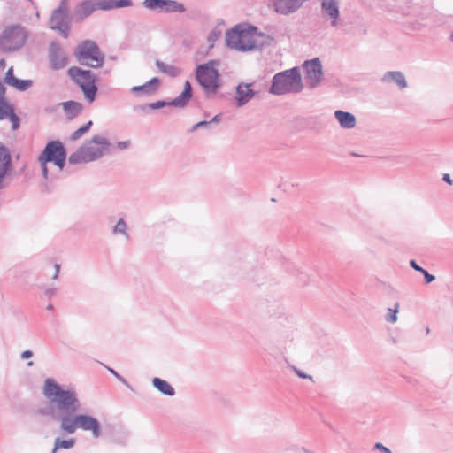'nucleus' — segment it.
<instances>
[{"instance_id":"nucleus-1","label":"nucleus","mask_w":453,"mask_h":453,"mask_svg":"<svg viewBox=\"0 0 453 453\" xmlns=\"http://www.w3.org/2000/svg\"><path fill=\"white\" fill-rule=\"evenodd\" d=\"M42 394L50 403V408L38 409L36 414L50 416L60 425V429L72 434L77 429L90 431L94 438L102 435L101 424L93 416L79 413L81 403L77 392L70 388L59 385L54 379L44 380Z\"/></svg>"},{"instance_id":"nucleus-2","label":"nucleus","mask_w":453,"mask_h":453,"mask_svg":"<svg viewBox=\"0 0 453 453\" xmlns=\"http://www.w3.org/2000/svg\"><path fill=\"white\" fill-rule=\"evenodd\" d=\"M111 143L101 135H94L89 141L73 152L68 162L71 165L86 164L100 159L109 152Z\"/></svg>"},{"instance_id":"nucleus-3","label":"nucleus","mask_w":453,"mask_h":453,"mask_svg":"<svg viewBox=\"0 0 453 453\" xmlns=\"http://www.w3.org/2000/svg\"><path fill=\"white\" fill-rule=\"evenodd\" d=\"M302 89L300 69L296 66L274 74L269 92L273 95L281 96L288 93H299Z\"/></svg>"},{"instance_id":"nucleus-4","label":"nucleus","mask_w":453,"mask_h":453,"mask_svg":"<svg viewBox=\"0 0 453 453\" xmlns=\"http://www.w3.org/2000/svg\"><path fill=\"white\" fill-rule=\"evenodd\" d=\"M65 161L66 150L63 143L58 140L49 142L38 157L43 178L45 180L49 179V170L47 166L49 162L54 163V165L62 171L65 165Z\"/></svg>"},{"instance_id":"nucleus-5","label":"nucleus","mask_w":453,"mask_h":453,"mask_svg":"<svg viewBox=\"0 0 453 453\" xmlns=\"http://www.w3.org/2000/svg\"><path fill=\"white\" fill-rule=\"evenodd\" d=\"M67 73L70 78L80 87L88 102H94L98 90L94 73L77 66L70 67Z\"/></svg>"},{"instance_id":"nucleus-6","label":"nucleus","mask_w":453,"mask_h":453,"mask_svg":"<svg viewBox=\"0 0 453 453\" xmlns=\"http://www.w3.org/2000/svg\"><path fill=\"white\" fill-rule=\"evenodd\" d=\"M75 56L81 65L92 68L101 67L104 63V55L92 40L81 42L75 49Z\"/></svg>"},{"instance_id":"nucleus-7","label":"nucleus","mask_w":453,"mask_h":453,"mask_svg":"<svg viewBox=\"0 0 453 453\" xmlns=\"http://www.w3.org/2000/svg\"><path fill=\"white\" fill-rule=\"evenodd\" d=\"M217 65V60H210L196 67V81L207 93H216L220 87L219 73L215 68Z\"/></svg>"},{"instance_id":"nucleus-8","label":"nucleus","mask_w":453,"mask_h":453,"mask_svg":"<svg viewBox=\"0 0 453 453\" xmlns=\"http://www.w3.org/2000/svg\"><path fill=\"white\" fill-rule=\"evenodd\" d=\"M27 38V35L21 26H9L0 35V49L4 52L16 51L24 46Z\"/></svg>"},{"instance_id":"nucleus-9","label":"nucleus","mask_w":453,"mask_h":453,"mask_svg":"<svg viewBox=\"0 0 453 453\" xmlns=\"http://www.w3.org/2000/svg\"><path fill=\"white\" fill-rule=\"evenodd\" d=\"M68 6L67 0H61L58 8H56L50 18V27L58 31L65 38L69 35V25L67 22Z\"/></svg>"},{"instance_id":"nucleus-10","label":"nucleus","mask_w":453,"mask_h":453,"mask_svg":"<svg viewBox=\"0 0 453 453\" xmlns=\"http://www.w3.org/2000/svg\"><path fill=\"white\" fill-rule=\"evenodd\" d=\"M49 64L51 70L58 71L64 69L68 63V58L59 42H51L48 49Z\"/></svg>"},{"instance_id":"nucleus-11","label":"nucleus","mask_w":453,"mask_h":453,"mask_svg":"<svg viewBox=\"0 0 453 453\" xmlns=\"http://www.w3.org/2000/svg\"><path fill=\"white\" fill-rule=\"evenodd\" d=\"M305 70V80L308 85L314 88L318 87L321 81L323 72L322 65L319 58L311 60H306L303 63Z\"/></svg>"},{"instance_id":"nucleus-12","label":"nucleus","mask_w":453,"mask_h":453,"mask_svg":"<svg viewBox=\"0 0 453 453\" xmlns=\"http://www.w3.org/2000/svg\"><path fill=\"white\" fill-rule=\"evenodd\" d=\"M321 14L332 27L340 26V7L337 0H320Z\"/></svg>"},{"instance_id":"nucleus-13","label":"nucleus","mask_w":453,"mask_h":453,"mask_svg":"<svg viewBox=\"0 0 453 453\" xmlns=\"http://www.w3.org/2000/svg\"><path fill=\"white\" fill-rule=\"evenodd\" d=\"M12 164L10 150L0 142V190L9 185L5 179L12 173Z\"/></svg>"},{"instance_id":"nucleus-14","label":"nucleus","mask_w":453,"mask_h":453,"mask_svg":"<svg viewBox=\"0 0 453 453\" xmlns=\"http://www.w3.org/2000/svg\"><path fill=\"white\" fill-rule=\"evenodd\" d=\"M252 83L241 82L235 88V101L238 107H242L248 104L256 95L257 92L250 88Z\"/></svg>"},{"instance_id":"nucleus-15","label":"nucleus","mask_w":453,"mask_h":453,"mask_svg":"<svg viewBox=\"0 0 453 453\" xmlns=\"http://www.w3.org/2000/svg\"><path fill=\"white\" fill-rule=\"evenodd\" d=\"M271 7L280 14L288 15L295 12L301 5L298 0H270Z\"/></svg>"},{"instance_id":"nucleus-16","label":"nucleus","mask_w":453,"mask_h":453,"mask_svg":"<svg viewBox=\"0 0 453 453\" xmlns=\"http://www.w3.org/2000/svg\"><path fill=\"white\" fill-rule=\"evenodd\" d=\"M4 82L7 85L15 88L17 90L21 91V92L27 90L33 85L32 80H21V79L16 78L13 75V68L12 67H10L8 69V71L6 72L5 77H4Z\"/></svg>"},{"instance_id":"nucleus-17","label":"nucleus","mask_w":453,"mask_h":453,"mask_svg":"<svg viewBox=\"0 0 453 453\" xmlns=\"http://www.w3.org/2000/svg\"><path fill=\"white\" fill-rule=\"evenodd\" d=\"M193 96V88L192 85L188 81H186L184 83L183 91L175 98L170 101V106H174L177 108H184L188 105V102L192 98Z\"/></svg>"},{"instance_id":"nucleus-18","label":"nucleus","mask_w":453,"mask_h":453,"mask_svg":"<svg viewBox=\"0 0 453 453\" xmlns=\"http://www.w3.org/2000/svg\"><path fill=\"white\" fill-rule=\"evenodd\" d=\"M380 81L384 83H395L400 89L407 87L405 76L400 71H388L383 74Z\"/></svg>"},{"instance_id":"nucleus-19","label":"nucleus","mask_w":453,"mask_h":453,"mask_svg":"<svg viewBox=\"0 0 453 453\" xmlns=\"http://www.w3.org/2000/svg\"><path fill=\"white\" fill-rule=\"evenodd\" d=\"M102 0H84L78 4L77 13L86 18L94 11L102 10Z\"/></svg>"},{"instance_id":"nucleus-20","label":"nucleus","mask_w":453,"mask_h":453,"mask_svg":"<svg viewBox=\"0 0 453 453\" xmlns=\"http://www.w3.org/2000/svg\"><path fill=\"white\" fill-rule=\"evenodd\" d=\"M159 83L160 80L154 77L142 85L133 87L131 92L134 94L152 95L157 90Z\"/></svg>"},{"instance_id":"nucleus-21","label":"nucleus","mask_w":453,"mask_h":453,"mask_svg":"<svg viewBox=\"0 0 453 453\" xmlns=\"http://www.w3.org/2000/svg\"><path fill=\"white\" fill-rule=\"evenodd\" d=\"M334 116L342 128L351 129L355 127L356 117L352 113L337 110L334 111Z\"/></svg>"},{"instance_id":"nucleus-22","label":"nucleus","mask_w":453,"mask_h":453,"mask_svg":"<svg viewBox=\"0 0 453 453\" xmlns=\"http://www.w3.org/2000/svg\"><path fill=\"white\" fill-rule=\"evenodd\" d=\"M61 105L68 119L78 117L83 110L82 104L76 101L63 102Z\"/></svg>"},{"instance_id":"nucleus-23","label":"nucleus","mask_w":453,"mask_h":453,"mask_svg":"<svg viewBox=\"0 0 453 453\" xmlns=\"http://www.w3.org/2000/svg\"><path fill=\"white\" fill-rule=\"evenodd\" d=\"M243 31L244 30H242L240 28L239 25L228 30L226 35V46L230 49L235 50L238 43H240V40L242 38Z\"/></svg>"},{"instance_id":"nucleus-24","label":"nucleus","mask_w":453,"mask_h":453,"mask_svg":"<svg viewBox=\"0 0 453 453\" xmlns=\"http://www.w3.org/2000/svg\"><path fill=\"white\" fill-rule=\"evenodd\" d=\"M152 385L156 388L161 394L167 396H173L175 395V390L172 387V385L165 380L160 378H154L152 380Z\"/></svg>"},{"instance_id":"nucleus-25","label":"nucleus","mask_w":453,"mask_h":453,"mask_svg":"<svg viewBox=\"0 0 453 453\" xmlns=\"http://www.w3.org/2000/svg\"><path fill=\"white\" fill-rule=\"evenodd\" d=\"M156 65L159 69L160 72L167 74L168 76H170L172 78L177 77L181 73L180 68L172 65H168L159 59L156 60Z\"/></svg>"},{"instance_id":"nucleus-26","label":"nucleus","mask_w":453,"mask_h":453,"mask_svg":"<svg viewBox=\"0 0 453 453\" xmlns=\"http://www.w3.org/2000/svg\"><path fill=\"white\" fill-rule=\"evenodd\" d=\"M257 48L256 43L253 40H251L248 34L243 31V34L242 35V38L240 40V43H238L236 47V50L242 51V52H247L254 50Z\"/></svg>"},{"instance_id":"nucleus-27","label":"nucleus","mask_w":453,"mask_h":453,"mask_svg":"<svg viewBox=\"0 0 453 453\" xmlns=\"http://www.w3.org/2000/svg\"><path fill=\"white\" fill-rule=\"evenodd\" d=\"M132 0H102V10H111L114 8H122L131 6Z\"/></svg>"},{"instance_id":"nucleus-28","label":"nucleus","mask_w":453,"mask_h":453,"mask_svg":"<svg viewBox=\"0 0 453 453\" xmlns=\"http://www.w3.org/2000/svg\"><path fill=\"white\" fill-rule=\"evenodd\" d=\"M165 11L167 12H184L186 9L181 3L174 0H167Z\"/></svg>"},{"instance_id":"nucleus-29","label":"nucleus","mask_w":453,"mask_h":453,"mask_svg":"<svg viewBox=\"0 0 453 453\" xmlns=\"http://www.w3.org/2000/svg\"><path fill=\"white\" fill-rule=\"evenodd\" d=\"M92 120L88 121L85 125L75 130L70 136L71 141H77L84 135L92 127Z\"/></svg>"},{"instance_id":"nucleus-30","label":"nucleus","mask_w":453,"mask_h":453,"mask_svg":"<svg viewBox=\"0 0 453 453\" xmlns=\"http://www.w3.org/2000/svg\"><path fill=\"white\" fill-rule=\"evenodd\" d=\"M167 0H144L143 5L149 10H165Z\"/></svg>"},{"instance_id":"nucleus-31","label":"nucleus","mask_w":453,"mask_h":453,"mask_svg":"<svg viewBox=\"0 0 453 453\" xmlns=\"http://www.w3.org/2000/svg\"><path fill=\"white\" fill-rule=\"evenodd\" d=\"M127 224H126V222H125L124 219H123V218H120V219L118 220V222H117V224L115 225V226L113 227V229H112V234H120L125 235V237H126L127 239H129V234H127Z\"/></svg>"},{"instance_id":"nucleus-32","label":"nucleus","mask_w":453,"mask_h":453,"mask_svg":"<svg viewBox=\"0 0 453 453\" xmlns=\"http://www.w3.org/2000/svg\"><path fill=\"white\" fill-rule=\"evenodd\" d=\"M74 444H75L74 438H71L68 440H62L60 438H57L55 440V449H68L73 448L74 446Z\"/></svg>"},{"instance_id":"nucleus-33","label":"nucleus","mask_w":453,"mask_h":453,"mask_svg":"<svg viewBox=\"0 0 453 453\" xmlns=\"http://www.w3.org/2000/svg\"><path fill=\"white\" fill-rule=\"evenodd\" d=\"M6 118L10 119V121L12 122V129L17 130L19 128L20 126V119L19 117L14 112V109H9L8 112H6Z\"/></svg>"},{"instance_id":"nucleus-34","label":"nucleus","mask_w":453,"mask_h":453,"mask_svg":"<svg viewBox=\"0 0 453 453\" xmlns=\"http://www.w3.org/2000/svg\"><path fill=\"white\" fill-rule=\"evenodd\" d=\"M398 308H399V303H396L395 304V308H388V313H387V315L385 317V319H386L387 322H389V323H395L396 322Z\"/></svg>"},{"instance_id":"nucleus-35","label":"nucleus","mask_w":453,"mask_h":453,"mask_svg":"<svg viewBox=\"0 0 453 453\" xmlns=\"http://www.w3.org/2000/svg\"><path fill=\"white\" fill-rule=\"evenodd\" d=\"M107 370L121 383H123L126 387H127L129 389L133 390L132 386L127 381V380L122 377L119 372H117L114 369L106 366Z\"/></svg>"},{"instance_id":"nucleus-36","label":"nucleus","mask_w":453,"mask_h":453,"mask_svg":"<svg viewBox=\"0 0 453 453\" xmlns=\"http://www.w3.org/2000/svg\"><path fill=\"white\" fill-rule=\"evenodd\" d=\"M219 36H220V31H219L217 29H212L209 33L207 40H208V42L210 43L211 47L214 46V42L219 39Z\"/></svg>"},{"instance_id":"nucleus-37","label":"nucleus","mask_w":453,"mask_h":453,"mask_svg":"<svg viewBox=\"0 0 453 453\" xmlns=\"http://www.w3.org/2000/svg\"><path fill=\"white\" fill-rule=\"evenodd\" d=\"M13 106L8 103L4 95H0V111L2 112H8L9 109H12Z\"/></svg>"},{"instance_id":"nucleus-38","label":"nucleus","mask_w":453,"mask_h":453,"mask_svg":"<svg viewBox=\"0 0 453 453\" xmlns=\"http://www.w3.org/2000/svg\"><path fill=\"white\" fill-rule=\"evenodd\" d=\"M133 110L135 112H142L143 114H148L151 109L149 106V104H137L133 107Z\"/></svg>"},{"instance_id":"nucleus-39","label":"nucleus","mask_w":453,"mask_h":453,"mask_svg":"<svg viewBox=\"0 0 453 453\" xmlns=\"http://www.w3.org/2000/svg\"><path fill=\"white\" fill-rule=\"evenodd\" d=\"M166 105H170V101L166 102L165 100H158L157 102L149 104V106L150 107L151 110L161 109Z\"/></svg>"},{"instance_id":"nucleus-40","label":"nucleus","mask_w":453,"mask_h":453,"mask_svg":"<svg viewBox=\"0 0 453 453\" xmlns=\"http://www.w3.org/2000/svg\"><path fill=\"white\" fill-rule=\"evenodd\" d=\"M210 126V122H208L207 120H203V121H200L196 124H195L189 130V132L193 133L195 131H196L198 128H207L209 127Z\"/></svg>"},{"instance_id":"nucleus-41","label":"nucleus","mask_w":453,"mask_h":453,"mask_svg":"<svg viewBox=\"0 0 453 453\" xmlns=\"http://www.w3.org/2000/svg\"><path fill=\"white\" fill-rule=\"evenodd\" d=\"M420 273L424 275L425 282L426 284H429V283L433 282L435 280L434 275L429 273L428 271H426L424 268L422 269V271Z\"/></svg>"},{"instance_id":"nucleus-42","label":"nucleus","mask_w":453,"mask_h":453,"mask_svg":"<svg viewBox=\"0 0 453 453\" xmlns=\"http://www.w3.org/2000/svg\"><path fill=\"white\" fill-rule=\"evenodd\" d=\"M293 371L295 372V373L299 377V378H302V379H309L311 380H312V376L311 375H309L307 373H305L304 372L297 369L296 367L293 366L292 367Z\"/></svg>"},{"instance_id":"nucleus-43","label":"nucleus","mask_w":453,"mask_h":453,"mask_svg":"<svg viewBox=\"0 0 453 453\" xmlns=\"http://www.w3.org/2000/svg\"><path fill=\"white\" fill-rule=\"evenodd\" d=\"M131 145V142L129 140L127 141H121L117 143V147L119 150H126Z\"/></svg>"},{"instance_id":"nucleus-44","label":"nucleus","mask_w":453,"mask_h":453,"mask_svg":"<svg viewBox=\"0 0 453 453\" xmlns=\"http://www.w3.org/2000/svg\"><path fill=\"white\" fill-rule=\"evenodd\" d=\"M374 449H380V450H381L383 453H391L390 449H388V447H385V446H384V445H382V443H380V442H377V443H375V445H374Z\"/></svg>"},{"instance_id":"nucleus-45","label":"nucleus","mask_w":453,"mask_h":453,"mask_svg":"<svg viewBox=\"0 0 453 453\" xmlns=\"http://www.w3.org/2000/svg\"><path fill=\"white\" fill-rule=\"evenodd\" d=\"M34 355L33 351L32 350H24L21 354H20V358L21 359H28L30 357H32Z\"/></svg>"},{"instance_id":"nucleus-46","label":"nucleus","mask_w":453,"mask_h":453,"mask_svg":"<svg viewBox=\"0 0 453 453\" xmlns=\"http://www.w3.org/2000/svg\"><path fill=\"white\" fill-rule=\"evenodd\" d=\"M410 266L417 272H421L423 267L419 266L417 262L413 259L410 260Z\"/></svg>"},{"instance_id":"nucleus-47","label":"nucleus","mask_w":453,"mask_h":453,"mask_svg":"<svg viewBox=\"0 0 453 453\" xmlns=\"http://www.w3.org/2000/svg\"><path fill=\"white\" fill-rule=\"evenodd\" d=\"M221 120V114H217L215 115L211 120H209L208 122H210V125L212 124V123H219V121Z\"/></svg>"},{"instance_id":"nucleus-48","label":"nucleus","mask_w":453,"mask_h":453,"mask_svg":"<svg viewBox=\"0 0 453 453\" xmlns=\"http://www.w3.org/2000/svg\"><path fill=\"white\" fill-rule=\"evenodd\" d=\"M442 180L448 184H450L453 180H451L450 175L449 173H444L442 176Z\"/></svg>"},{"instance_id":"nucleus-49","label":"nucleus","mask_w":453,"mask_h":453,"mask_svg":"<svg viewBox=\"0 0 453 453\" xmlns=\"http://www.w3.org/2000/svg\"><path fill=\"white\" fill-rule=\"evenodd\" d=\"M59 270H60V265L55 264V273H54V275L52 277L54 280L58 279V273H59Z\"/></svg>"},{"instance_id":"nucleus-50","label":"nucleus","mask_w":453,"mask_h":453,"mask_svg":"<svg viewBox=\"0 0 453 453\" xmlns=\"http://www.w3.org/2000/svg\"><path fill=\"white\" fill-rule=\"evenodd\" d=\"M55 288H47L45 290V295L48 296V297H51L54 294H55Z\"/></svg>"},{"instance_id":"nucleus-51","label":"nucleus","mask_w":453,"mask_h":453,"mask_svg":"<svg viewBox=\"0 0 453 453\" xmlns=\"http://www.w3.org/2000/svg\"><path fill=\"white\" fill-rule=\"evenodd\" d=\"M5 91L4 86L0 82V95H5Z\"/></svg>"},{"instance_id":"nucleus-52","label":"nucleus","mask_w":453,"mask_h":453,"mask_svg":"<svg viewBox=\"0 0 453 453\" xmlns=\"http://www.w3.org/2000/svg\"><path fill=\"white\" fill-rule=\"evenodd\" d=\"M300 274H301V277H302V278L300 279V280H301L303 284H305V283H306V280H305V279H304V278H305L304 274H303V273H300Z\"/></svg>"},{"instance_id":"nucleus-53","label":"nucleus","mask_w":453,"mask_h":453,"mask_svg":"<svg viewBox=\"0 0 453 453\" xmlns=\"http://www.w3.org/2000/svg\"><path fill=\"white\" fill-rule=\"evenodd\" d=\"M6 118V112H2V111H0V119H3Z\"/></svg>"},{"instance_id":"nucleus-54","label":"nucleus","mask_w":453,"mask_h":453,"mask_svg":"<svg viewBox=\"0 0 453 453\" xmlns=\"http://www.w3.org/2000/svg\"><path fill=\"white\" fill-rule=\"evenodd\" d=\"M46 309H47L48 311H51V310L53 309L52 304H50H50H48V305H47V307H46Z\"/></svg>"},{"instance_id":"nucleus-55","label":"nucleus","mask_w":453,"mask_h":453,"mask_svg":"<svg viewBox=\"0 0 453 453\" xmlns=\"http://www.w3.org/2000/svg\"><path fill=\"white\" fill-rule=\"evenodd\" d=\"M27 365L29 366V367L33 366L34 365V362L33 361H29V362H27Z\"/></svg>"},{"instance_id":"nucleus-56","label":"nucleus","mask_w":453,"mask_h":453,"mask_svg":"<svg viewBox=\"0 0 453 453\" xmlns=\"http://www.w3.org/2000/svg\"><path fill=\"white\" fill-rule=\"evenodd\" d=\"M298 450H302L305 453H310L309 451H307L304 448H300V449H297Z\"/></svg>"},{"instance_id":"nucleus-57","label":"nucleus","mask_w":453,"mask_h":453,"mask_svg":"<svg viewBox=\"0 0 453 453\" xmlns=\"http://www.w3.org/2000/svg\"><path fill=\"white\" fill-rule=\"evenodd\" d=\"M429 332H430V329L427 327L426 330V334H428Z\"/></svg>"},{"instance_id":"nucleus-58","label":"nucleus","mask_w":453,"mask_h":453,"mask_svg":"<svg viewBox=\"0 0 453 453\" xmlns=\"http://www.w3.org/2000/svg\"><path fill=\"white\" fill-rule=\"evenodd\" d=\"M57 450L58 449H55V447H54L51 453H56Z\"/></svg>"},{"instance_id":"nucleus-59","label":"nucleus","mask_w":453,"mask_h":453,"mask_svg":"<svg viewBox=\"0 0 453 453\" xmlns=\"http://www.w3.org/2000/svg\"><path fill=\"white\" fill-rule=\"evenodd\" d=\"M250 28H251L252 30H257V27H250Z\"/></svg>"},{"instance_id":"nucleus-60","label":"nucleus","mask_w":453,"mask_h":453,"mask_svg":"<svg viewBox=\"0 0 453 453\" xmlns=\"http://www.w3.org/2000/svg\"><path fill=\"white\" fill-rule=\"evenodd\" d=\"M450 38H451V40L453 41V30H452V33H451Z\"/></svg>"},{"instance_id":"nucleus-61","label":"nucleus","mask_w":453,"mask_h":453,"mask_svg":"<svg viewBox=\"0 0 453 453\" xmlns=\"http://www.w3.org/2000/svg\"><path fill=\"white\" fill-rule=\"evenodd\" d=\"M4 59L0 60V64H1V65H4Z\"/></svg>"},{"instance_id":"nucleus-62","label":"nucleus","mask_w":453,"mask_h":453,"mask_svg":"<svg viewBox=\"0 0 453 453\" xmlns=\"http://www.w3.org/2000/svg\"><path fill=\"white\" fill-rule=\"evenodd\" d=\"M449 185H452V186H453V180H452V182H451Z\"/></svg>"}]
</instances>
